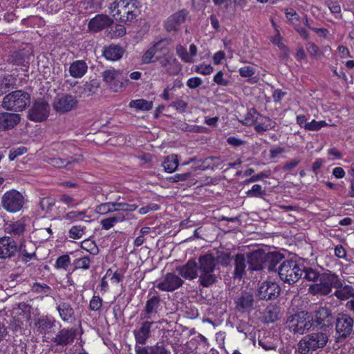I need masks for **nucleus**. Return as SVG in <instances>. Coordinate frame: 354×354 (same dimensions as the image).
<instances>
[{"mask_svg": "<svg viewBox=\"0 0 354 354\" xmlns=\"http://www.w3.org/2000/svg\"><path fill=\"white\" fill-rule=\"evenodd\" d=\"M178 274L185 279L198 278L200 286L207 288L216 283L215 262L209 254L198 257V262L189 259L186 264L176 268Z\"/></svg>", "mask_w": 354, "mask_h": 354, "instance_id": "nucleus-1", "label": "nucleus"}, {"mask_svg": "<svg viewBox=\"0 0 354 354\" xmlns=\"http://www.w3.org/2000/svg\"><path fill=\"white\" fill-rule=\"evenodd\" d=\"M329 335L326 330H316L301 338L298 343V349L301 354H308L324 348L328 343Z\"/></svg>", "mask_w": 354, "mask_h": 354, "instance_id": "nucleus-2", "label": "nucleus"}, {"mask_svg": "<svg viewBox=\"0 0 354 354\" xmlns=\"http://www.w3.org/2000/svg\"><path fill=\"white\" fill-rule=\"evenodd\" d=\"M30 102V95L28 92L16 90L3 97L1 106L6 110L19 112L29 106Z\"/></svg>", "mask_w": 354, "mask_h": 354, "instance_id": "nucleus-3", "label": "nucleus"}, {"mask_svg": "<svg viewBox=\"0 0 354 354\" xmlns=\"http://www.w3.org/2000/svg\"><path fill=\"white\" fill-rule=\"evenodd\" d=\"M341 280L331 272H324L320 274L318 282L309 286V292L313 295H328L332 288H339Z\"/></svg>", "mask_w": 354, "mask_h": 354, "instance_id": "nucleus-4", "label": "nucleus"}, {"mask_svg": "<svg viewBox=\"0 0 354 354\" xmlns=\"http://www.w3.org/2000/svg\"><path fill=\"white\" fill-rule=\"evenodd\" d=\"M277 271L280 279L289 285L294 284L304 274L302 266L298 264L295 261L286 260L278 267Z\"/></svg>", "mask_w": 354, "mask_h": 354, "instance_id": "nucleus-5", "label": "nucleus"}, {"mask_svg": "<svg viewBox=\"0 0 354 354\" xmlns=\"http://www.w3.org/2000/svg\"><path fill=\"white\" fill-rule=\"evenodd\" d=\"M310 319L309 313L301 311L288 317L286 323L289 329L294 333L303 335L313 328Z\"/></svg>", "mask_w": 354, "mask_h": 354, "instance_id": "nucleus-6", "label": "nucleus"}, {"mask_svg": "<svg viewBox=\"0 0 354 354\" xmlns=\"http://www.w3.org/2000/svg\"><path fill=\"white\" fill-rule=\"evenodd\" d=\"M313 329L327 330L333 327L334 317L331 310L326 307L319 306L310 313Z\"/></svg>", "mask_w": 354, "mask_h": 354, "instance_id": "nucleus-7", "label": "nucleus"}, {"mask_svg": "<svg viewBox=\"0 0 354 354\" xmlns=\"http://www.w3.org/2000/svg\"><path fill=\"white\" fill-rule=\"evenodd\" d=\"M24 203L23 195L15 189L6 192L1 198L2 207L9 212L19 211Z\"/></svg>", "mask_w": 354, "mask_h": 354, "instance_id": "nucleus-8", "label": "nucleus"}, {"mask_svg": "<svg viewBox=\"0 0 354 354\" xmlns=\"http://www.w3.org/2000/svg\"><path fill=\"white\" fill-rule=\"evenodd\" d=\"M354 319L348 314L339 313L335 319V330L337 339H344L353 332Z\"/></svg>", "mask_w": 354, "mask_h": 354, "instance_id": "nucleus-9", "label": "nucleus"}, {"mask_svg": "<svg viewBox=\"0 0 354 354\" xmlns=\"http://www.w3.org/2000/svg\"><path fill=\"white\" fill-rule=\"evenodd\" d=\"M102 77L103 80L115 92L126 86L129 82V80L123 77L121 71L114 68L104 71L102 73Z\"/></svg>", "mask_w": 354, "mask_h": 354, "instance_id": "nucleus-10", "label": "nucleus"}, {"mask_svg": "<svg viewBox=\"0 0 354 354\" xmlns=\"http://www.w3.org/2000/svg\"><path fill=\"white\" fill-rule=\"evenodd\" d=\"M50 106L43 99L36 100L28 113V118L34 122H43L49 115Z\"/></svg>", "mask_w": 354, "mask_h": 354, "instance_id": "nucleus-11", "label": "nucleus"}, {"mask_svg": "<svg viewBox=\"0 0 354 354\" xmlns=\"http://www.w3.org/2000/svg\"><path fill=\"white\" fill-rule=\"evenodd\" d=\"M279 286L272 281L263 282L257 290V296L261 300L274 299L280 294Z\"/></svg>", "mask_w": 354, "mask_h": 354, "instance_id": "nucleus-12", "label": "nucleus"}, {"mask_svg": "<svg viewBox=\"0 0 354 354\" xmlns=\"http://www.w3.org/2000/svg\"><path fill=\"white\" fill-rule=\"evenodd\" d=\"M235 309L241 313H250L254 309V298L252 292L242 291L234 301Z\"/></svg>", "mask_w": 354, "mask_h": 354, "instance_id": "nucleus-13", "label": "nucleus"}, {"mask_svg": "<svg viewBox=\"0 0 354 354\" xmlns=\"http://www.w3.org/2000/svg\"><path fill=\"white\" fill-rule=\"evenodd\" d=\"M184 281L174 273H167L163 279L158 283L156 288L165 292H172L181 287Z\"/></svg>", "mask_w": 354, "mask_h": 354, "instance_id": "nucleus-14", "label": "nucleus"}, {"mask_svg": "<svg viewBox=\"0 0 354 354\" xmlns=\"http://www.w3.org/2000/svg\"><path fill=\"white\" fill-rule=\"evenodd\" d=\"M17 310L18 311L21 310V313L18 312V317H12V320L10 322V328L15 332H21L24 322L30 318V306L25 303H21L19 304Z\"/></svg>", "mask_w": 354, "mask_h": 354, "instance_id": "nucleus-15", "label": "nucleus"}, {"mask_svg": "<svg viewBox=\"0 0 354 354\" xmlns=\"http://www.w3.org/2000/svg\"><path fill=\"white\" fill-rule=\"evenodd\" d=\"M77 335V330L73 328H64L58 331L52 339L56 346L65 347L71 344Z\"/></svg>", "mask_w": 354, "mask_h": 354, "instance_id": "nucleus-16", "label": "nucleus"}, {"mask_svg": "<svg viewBox=\"0 0 354 354\" xmlns=\"http://www.w3.org/2000/svg\"><path fill=\"white\" fill-rule=\"evenodd\" d=\"M77 101L71 95L57 96L53 102V108L57 112L65 113L70 111L77 105Z\"/></svg>", "mask_w": 354, "mask_h": 354, "instance_id": "nucleus-17", "label": "nucleus"}, {"mask_svg": "<svg viewBox=\"0 0 354 354\" xmlns=\"http://www.w3.org/2000/svg\"><path fill=\"white\" fill-rule=\"evenodd\" d=\"M17 251V245L12 237L5 236L0 238V259L10 258Z\"/></svg>", "mask_w": 354, "mask_h": 354, "instance_id": "nucleus-18", "label": "nucleus"}, {"mask_svg": "<svg viewBox=\"0 0 354 354\" xmlns=\"http://www.w3.org/2000/svg\"><path fill=\"white\" fill-rule=\"evenodd\" d=\"M267 253L256 250L247 257L248 269L250 270H261L265 269V260H266Z\"/></svg>", "mask_w": 354, "mask_h": 354, "instance_id": "nucleus-19", "label": "nucleus"}, {"mask_svg": "<svg viewBox=\"0 0 354 354\" xmlns=\"http://www.w3.org/2000/svg\"><path fill=\"white\" fill-rule=\"evenodd\" d=\"M21 120L18 113L1 112L0 113V131H8L13 129Z\"/></svg>", "mask_w": 354, "mask_h": 354, "instance_id": "nucleus-20", "label": "nucleus"}, {"mask_svg": "<svg viewBox=\"0 0 354 354\" xmlns=\"http://www.w3.org/2000/svg\"><path fill=\"white\" fill-rule=\"evenodd\" d=\"M153 322L145 321L142 322L139 328L133 331V335L137 344L144 345L151 337V328Z\"/></svg>", "mask_w": 354, "mask_h": 354, "instance_id": "nucleus-21", "label": "nucleus"}, {"mask_svg": "<svg viewBox=\"0 0 354 354\" xmlns=\"http://www.w3.org/2000/svg\"><path fill=\"white\" fill-rule=\"evenodd\" d=\"M188 12L182 10L170 16L165 22V28L167 31L177 30L178 27L185 21Z\"/></svg>", "mask_w": 354, "mask_h": 354, "instance_id": "nucleus-22", "label": "nucleus"}, {"mask_svg": "<svg viewBox=\"0 0 354 354\" xmlns=\"http://www.w3.org/2000/svg\"><path fill=\"white\" fill-rule=\"evenodd\" d=\"M56 308L63 322L73 323L75 320V310L68 302L61 301L57 304Z\"/></svg>", "mask_w": 354, "mask_h": 354, "instance_id": "nucleus-23", "label": "nucleus"}, {"mask_svg": "<svg viewBox=\"0 0 354 354\" xmlns=\"http://www.w3.org/2000/svg\"><path fill=\"white\" fill-rule=\"evenodd\" d=\"M112 24L113 20L108 15H97L91 19L88 23V28L91 31L98 32L110 26Z\"/></svg>", "mask_w": 354, "mask_h": 354, "instance_id": "nucleus-24", "label": "nucleus"}, {"mask_svg": "<svg viewBox=\"0 0 354 354\" xmlns=\"http://www.w3.org/2000/svg\"><path fill=\"white\" fill-rule=\"evenodd\" d=\"M123 3L120 4V7L111 10L110 13L113 17L122 22H131L136 19L139 12H135V10H126Z\"/></svg>", "mask_w": 354, "mask_h": 354, "instance_id": "nucleus-25", "label": "nucleus"}, {"mask_svg": "<svg viewBox=\"0 0 354 354\" xmlns=\"http://www.w3.org/2000/svg\"><path fill=\"white\" fill-rule=\"evenodd\" d=\"M26 224L24 219H20L15 222L6 223L4 225L5 232L10 234L13 237H20L24 235L26 231Z\"/></svg>", "mask_w": 354, "mask_h": 354, "instance_id": "nucleus-26", "label": "nucleus"}, {"mask_svg": "<svg viewBox=\"0 0 354 354\" xmlns=\"http://www.w3.org/2000/svg\"><path fill=\"white\" fill-rule=\"evenodd\" d=\"M55 319L50 316H42L35 322V326L39 333L46 335L55 326Z\"/></svg>", "mask_w": 354, "mask_h": 354, "instance_id": "nucleus-27", "label": "nucleus"}, {"mask_svg": "<svg viewBox=\"0 0 354 354\" xmlns=\"http://www.w3.org/2000/svg\"><path fill=\"white\" fill-rule=\"evenodd\" d=\"M124 50L119 45L111 44L104 48L102 55L108 60L117 61L122 58Z\"/></svg>", "mask_w": 354, "mask_h": 354, "instance_id": "nucleus-28", "label": "nucleus"}, {"mask_svg": "<svg viewBox=\"0 0 354 354\" xmlns=\"http://www.w3.org/2000/svg\"><path fill=\"white\" fill-rule=\"evenodd\" d=\"M246 259L243 254H237L234 257V270L233 278L241 279L245 274Z\"/></svg>", "mask_w": 354, "mask_h": 354, "instance_id": "nucleus-29", "label": "nucleus"}, {"mask_svg": "<svg viewBox=\"0 0 354 354\" xmlns=\"http://www.w3.org/2000/svg\"><path fill=\"white\" fill-rule=\"evenodd\" d=\"M136 354H169L170 351L167 350L164 345L158 343L153 346H136Z\"/></svg>", "mask_w": 354, "mask_h": 354, "instance_id": "nucleus-30", "label": "nucleus"}, {"mask_svg": "<svg viewBox=\"0 0 354 354\" xmlns=\"http://www.w3.org/2000/svg\"><path fill=\"white\" fill-rule=\"evenodd\" d=\"M100 86V82L97 80L86 82L84 85L77 88L76 93L79 97L90 96L95 93Z\"/></svg>", "mask_w": 354, "mask_h": 354, "instance_id": "nucleus-31", "label": "nucleus"}, {"mask_svg": "<svg viewBox=\"0 0 354 354\" xmlns=\"http://www.w3.org/2000/svg\"><path fill=\"white\" fill-rule=\"evenodd\" d=\"M87 69V64L84 60H77L71 64L69 73L73 77L80 78L84 75Z\"/></svg>", "mask_w": 354, "mask_h": 354, "instance_id": "nucleus-32", "label": "nucleus"}, {"mask_svg": "<svg viewBox=\"0 0 354 354\" xmlns=\"http://www.w3.org/2000/svg\"><path fill=\"white\" fill-rule=\"evenodd\" d=\"M160 306V297L159 296H153L149 299L145 307V310L147 314L146 318H151L152 315H155L158 313V309Z\"/></svg>", "mask_w": 354, "mask_h": 354, "instance_id": "nucleus-33", "label": "nucleus"}, {"mask_svg": "<svg viewBox=\"0 0 354 354\" xmlns=\"http://www.w3.org/2000/svg\"><path fill=\"white\" fill-rule=\"evenodd\" d=\"M206 254L210 255L212 257V259L214 260L215 268L216 270L215 273L217 274H216V281H217L218 278L219 277V273H220L218 264H221L222 266H227L228 263H230V254L223 252H221L217 253L216 257H214L213 254H209V253H207Z\"/></svg>", "mask_w": 354, "mask_h": 354, "instance_id": "nucleus-34", "label": "nucleus"}, {"mask_svg": "<svg viewBox=\"0 0 354 354\" xmlns=\"http://www.w3.org/2000/svg\"><path fill=\"white\" fill-rule=\"evenodd\" d=\"M15 84V80L11 75L0 76V96L12 88Z\"/></svg>", "mask_w": 354, "mask_h": 354, "instance_id": "nucleus-35", "label": "nucleus"}, {"mask_svg": "<svg viewBox=\"0 0 354 354\" xmlns=\"http://www.w3.org/2000/svg\"><path fill=\"white\" fill-rule=\"evenodd\" d=\"M336 289L337 290L335 292V295L338 299L341 300H346L354 297V289L351 286L345 285L343 286L342 283L341 282V286L339 287V288Z\"/></svg>", "mask_w": 354, "mask_h": 354, "instance_id": "nucleus-36", "label": "nucleus"}, {"mask_svg": "<svg viewBox=\"0 0 354 354\" xmlns=\"http://www.w3.org/2000/svg\"><path fill=\"white\" fill-rule=\"evenodd\" d=\"M281 259V254L267 253L266 260H265V268L269 271L277 270L276 267Z\"/></svg>", "mask_w": 354, "mask_h": 354, "instance_id": "nucleus-37", "label": "nucleus"}, {"mask_svg": "<svg viewBox=\"0 0 354 354\" xmlns=\"http://www.w3.org/2000/svg\"><path fill=\"white\" fill-rule=\"evenodd\" d=\"M162 165L166 171L169 173L174 172L178 166L177 156L172 154L167 156L162 162Z\"/></svg>", "mask_w": 354, "mask_h": 354, "instance_id": "nucleus-38", "label": "nucleus"}, {"mask_svg": "<svg viewBox=\"0 0 354 354\" xmlns=\"http://www.w3.org/2000/svg\"><path fill=\"white\" fill-rule=\"evenodd\" d=\"M129 107L138 111H149L153 107V102L144 99L133 100L129 102Z\"/></svg>", "mask_w": 354, "mask_h": 354, "instance_id": "nucleus-39", "label": "nucleus"}, {"mask_svg": "<svg viewBox=\"0 0 354 354\" xmlns=\"http://www.w3.org/2000/svg\"><path fill=\"white\" fill-rule=\"evenodd\" d=\"M222 161L217 157H209L203 160V165L199 167L201 170L214 169L222 165Z\"/></svg>", "mask_w": 354, "mask_h": 354, "instance_id": "nucleus-40", "label": "nucleus"}, {"mask_svg": "<svg viewBox=\"0 0 354 354\" xmlns=\"http://www.w3.org/2000/svg\"><path fill=\"white\" fill-rule=\"evenodd\" d=\"M304 269V279L308 281H313L315 283L318 282V279L321 274L312 268H306L302 266Z\"/></svg>", "mask_w": 354, "mask_h": 354, "instance_id": "nucleus-41", "label": "nucleus"}, {"mask_svg": "<svg viewBox=\"0 0 354 354\" xmlns=\"http://www.w3.org/2000/svg\"><path fill=\"white\" fill-rule=\"evenodd\" d=\"M86 227L84 225H73L68 232L69 237L73 239H81L86 233Z\"/></svg>", "mask_w": 354, "mask_h": 354, "instance_id": "nucleus-42", "label": "nucleus"}, {"mask_svg": "<svg viewBox=\"0 0 354 354\" xmlns=\"http://www.w3.org/2000/svg\"><path fill=\"white\" fill-rule=\"evenodd\" d=\"M275 126V122L272 121L270 118H265V122L263 123L256 124L254 129L257 133H262L269 129H274Z\"/></svg>", "mask_w": 354, "mask_h": 354, "instance_id": "nucleus-43", "label": "nucleus"}, {"mask_svg": "<svg viewBox=\"0 0 354 354\" xmlns=\"http://www.w3.org/2000/svg\"><path fill=\"white\" fill-rule=\"evenodd\" d=\"M170 40L168 39H162L155 43L152 48H153L156 53H160L163 55L166 54L169 51V45Z\"/></svg>", "mask_w": 354, "mask_h": 354, "instance_id": "nucleus-44", "label": "nucleus"}, {"mask_svg": "<svg viewBox=\"0 0 354 354\" xmlns=\"http://www.w3.org/2000/svg\"><path fill=\"white\" fill-rule=\"evenodd\" d=\"M81 248L93 255L97 254L99 251L95 243L89 239H85L81 243Z\"/></svg>", "mask_w": 354, "mask_h": 354, "instance_id": "nucleus-45", "label": "nucleus"}, {"mask_svg": "<svg viewBox=\"0 0 354 354\" xmlns=\"http://www.w3.org/2000/svg\"><path fill=\"white\" fill-rule=\"evenodd\" d=\"M73 160L71 159H63L60 158H53L48 160V163L57 168H63L71 163Z\"/></svg>", "mask_w": 354, "mask_h": 354, "instance_id": "nucleus-46", "label": "nucleus"}, {"mask_svg": "<svg viewBox=\"0 0 354 354\" xmlns=\"http://www.w3.org/2000/svg\"><path fill=\"white\" fill-rule=\"evenodd\" d=\"M327 125L328 124L324 120L317 121L313 120L310 122L305 123L304 129L307 131H318Z\"/></svg>", "mask_w": 354, "mask_h": 354, "instance_id": "nucleus-47", "label": "nucleus"}, {"mask_svg": "<svg viewBox=\"0 0 354 354\" xmlns=\"http://www.w3.org/2000/svg\"><path fill=\"white\" fill-rule=\"evenodd\" d=\"M91 259L89 257L84 256L83 257H80L76 259L74 261V266L76 269H84L88 270L90 268Z\"/></svg>", "mask_w": 354, "mask_h": 354, "instance_id": "nucleus-48", "label": "nucleus"}, {"mask_svg": "<svg viewBox=\"0 0 354 354\" xmlns=\"http://www.w3.org/2000/svg\"><path fill=\"white\" fill-rule=\"evenodd\" d=\"M113 212L115 209L112 207V203H101L95 207V212L98 214L105 215Z\"/></svg>", "mask_w": 354, "mask_h": 354, "instance_id": "nucleus-49", "label": "nucleus"}, {"mask_svg": "<svg viewBox=\"0 0 354 354\" xmlns=\"http://www.w3.org/2000/svg\"><path fill=\"white\" fill-rule=\"evenodd\" d=\"M248 196L250 197H263L266 194L265 190L262 189L260 185H254L251 189L246 192Z\"/></svg>", "mask_w": 354, "mask_h": 354, "instance_id": "nucleus-50", "label": "nucleus"}, {"mask_svg": "<svg viewBox=\"0 0 354 354\" xmlns=\"http://www.w3.org/2000/svg\"><path fill=\"white\" fill-rule=\"evenodd\" d=\"M109 34L111 38L121 37L126 34V28L123 25L118 24L111 28Z\"/></svg>", "mask_w": 354, "mask_h": 354, "instance_id": "nucleus-51", "label": "nucleus"}, {"mask_svg": "<svg viewBox=\"0 0 354 354\" xmlns=\"http://www.w3.org/2000/svg\"><path fill=\"white\" fill-rule=\"evenodd\" d=\"M156 54V53L154 51L153 48L152 47H151L142 55V62L144 64H149L151 62H154L156 60L159 59L158 57H155Z\"/></svg>", "mask_w": 354, "mask_h": 354, "instance_id": "nucleus-52", "label": "nucleus"}, {"mask_svg": "<svg viewBox=\"0 0 354 354\" xmlns=\"http://www.w3.org/2000/svg\"><path fill=\"white\" fill-rule=\"evenodd\" d=\"M40 207L43 211L46 212L50 211L55 204V200L50 197L43 198L40 201Z\"/></svg>", "mask_w": 354, "mask_h": 354, "instance_id": "nucleus-53", "label": "nucleus"}, {"mask_svg": "<svg viewBox=\"0 0 354 354\" xmlns=\"http://www.w3.org/2000/svg\"><path fill=\"white\" fill-rule=\"evenodd\" d=\"M176 53L177 55L185 62H193V59L189 55L187 51V49L184 48L181 45H178L176 46Z\"/></svg>", "mask_w": 354, "mask_h": 354, "instance_id": "nucleus-54", "label": "nucleus"}, {"mask_svg": "<svg viewBox=\"0 0 354 354\" xmlns=\"http://www.w3.org/2000/svg\"><path fill=\"white\" fill-rule=\"evenodd\" d=\"M255 68L252 66H245L239 70L240 75L243 77H250L255 74Z\"/></svg>", "mask_w": 354, "mask_h": 354, "instance_id": "nucleus-55", "label": "nucleus"}, {"mask_svg": "<svg viewBox=\"0 0 354 354\" xmlns=\"http://www.w3.org/2000/svg\"><path fill=\"white\" fill-rule=\"evenodd\" d=\"M257 111L254 109H252L245 116L244 120H243V123L247 126L252 125L257 120V118L255 117V114Z\"/></svg>", "mask_w": 354, "mask_h": 354, "instance_id": "nucleus-56", "label": "nucleus"}, {"mask_svg": "<svg viewBox=\"0 0 354 354\" xmlns=\"http://www.w3.org/2000/svg\"><path fill=\"white\" fill-rule=\"evenodd\" d=\"M27 152V149L25 147L12 149L9 152V160H14L17 157L21 156Z\"/></svg>", "mask_w": 354, "mask_h": 354, "instance_id": "nucleus-57", "label": "nucleus"}, {"mask_svg": "<svg viewBox=\"0 0 354 354\" xmlns=\"http://www.w3.org/2000/svg\"><path fill=\"white\" fill-rule=\"evenodd\" d=\"M102 305V300L98 296H93L90 301L89 308L91 310L97 311L99 310Z\"/></svg>", "mask_w": 354, "mask_h": 354, "instance_id": "nucleus-58", "label": "nucleus"}, {"mask_svg": "<svg viewBox=\"0 0 354 354\" xmlns=\"http://www.w3.org/2000/svg\"><path fill=\"white\" fill-rule=\"evenodd\" d=\"M214 71L213 67L210 64H201L199 66H196L195 68V71L198 73H201L203 75H209Z\"/></svg>", "mask_w": 354, "mask_h": 354, "instance_id": "nucleus-59", "label": "nucleus"}, {"mask_svg": "<svg viewBox=\"0 0 354 354\" xmlns=\"http://www.w3.org/2000/svg\"><path fill=\"white\" fill-rule=\"evenodd\" d=\"M170 106L174 107L176 111L183 113L187 109L188 104L183 100H178L171 102Z\"/></svg>", "mask_w": 354, "mask_h": 354, "instance_id": "nucleus-60", "label": "nucleus"}, {"mask_svg": "<svg viewBox=\"0 0 354 354\" xmlns=\"http://www.w3.org/2000/svg\"><path fill=\"white\" fill-rule=\"evenodd\" d=\"M70 263V257L68 255H62L56 261V266L58 268H66Z\"/></svg>", "mask_w": 354, "mask_h": 354, "instance_id": "nucleus-61", "label": "nucleus"}, {"mask_svg": "<svg viewBox=\"0 0 354 354\" xmlns=\"http://www.w3.org/2000/svg\"><path fill=\"white\" fill-rule=\"evenodd\" d=\"M124 4L126 10H135V12H139L140 2L138 0H129Z\"/></svg>", "mask_w": 354, "mask_h": 354, "instance_id": "nucleus-62", "label": "nucleus"}, {"mask_svg": "<svg viewBox=\"0 0 354 354\" xmlns=\"http://www.w3.org/2000/svg\"><path fill=\"white\" fill-rule=\"evenodd\" d=\"M306 50L308 53L313 57H317L321 53L318 46L314 43L311 42H308L306 44Z\"/></svg>", "mask_w": 354, "mask_h": 354, "instance_id": "nucleus-63", "label": "nucleus"}, {"mask_svg": "<svg viewBox=\"0 0 354 354\" xmlns=\"http://www.w3.org/2000/svg\"><path fill=\"white\" fill-rule=\"evenodd\" d=\"M115 223H116L113 216L102 219L100 221L102 228L106 230H110L111 227L114 226Z\"/></svg>", "mask_w": 354, "mask_h": 354, "instance_id": "nucleus-64", "label": "nucleus"}]
</instances>
